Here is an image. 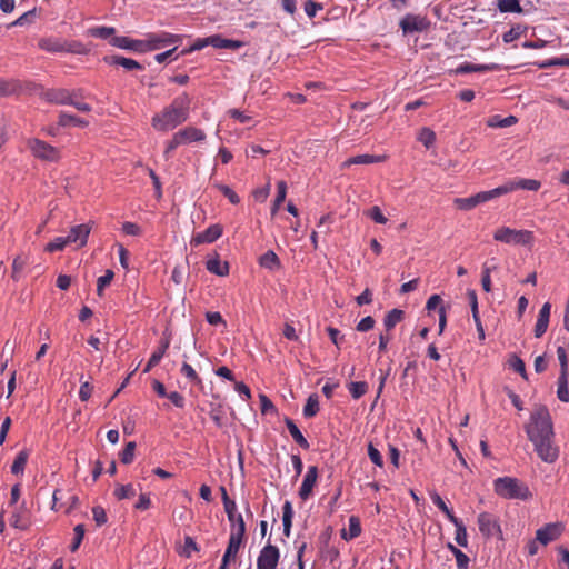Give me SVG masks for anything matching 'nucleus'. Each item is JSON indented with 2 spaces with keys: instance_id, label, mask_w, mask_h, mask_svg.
I'll list each match as a JSON object with an SVG mask.
<instances>
[{
  "instance_id": "obj_1",
  "label": "nucleus",
  "mask_w": 569,
  "mask_h": 569,
  "mask_svg": "<svg viewBox=\"0 0 569 569\" xmlns=\"http://www.w3.org/2000/svg\"><path fill=\"white\" fill-rule=\"evenodd\" d=\"M525 430L538 457L547 463H553L559 457V448L553 442V426L547 407H535Z\"/></svg>"
},
{
  "instance_id": "obj_2",
  "label": "nucleus",
  "mask_w": 569,
  "mask_h": 569,
  "mask_svg": "<svg viewBox=\"0 0 569 569\" xmlns=\"http://www.w3.org/2000/svg\"><path fill=\"white\" fill-rule=\"evenodd\" d=\"M191 101L187 92L176 97L170 104L153 114L152 128L160 132H168L186 122L190 117Z\"/></svg>"
},
{
  "instance_id": "obj_3",
  "label": "nucleus",
  "mask_w": 569,
  "mask_h": 569,
  "mask_svg": "<svg viewBox=\"0 0 569 569\" xmlns=\"http://www.w3.org/2000/svg\"><path fill=\"white\" fill-rule=\"evenodd\" d=\"M495 492L505 499L527 500L531 497L529 488L519 479L500 477L493 481Z\"/></svg>"
},
{
  "instance_id": "obj_4",
  "label": "nucleus",
  "mask_w": 569,
  "mask_h": 569,
  "mask_svg": "<svg viewBox=\"0 0 569 569\" xmlns=\"http://www.w3.org/2000/svg\"><path fill=\"white\" fill-rule=\"evenodd\" d=\"M493 239L506 244L531 246L533 242V233L529 230H517L509 227H500L493 232Z\"/></svg>"
},
{
  "instance_id": "obj_5",
  "label": "nucleus",
  "mask_w": 569,
  "mask_h": 569,
  "mask_svg": "<svg viewBox=\"0 0 569 569\" xmlns=\"http://www.w3.org/2000/svg\"><path fill=\"white\" fill-rule=\"evenodd\" d=\"M38 47L50 53H59V52H71V53H82L83 46L80 42H68L61 38L56 37H47L42 38L38 42Z\"/></svg>"
},
{
  "instance_id": "obj_6",
  "label": "nucleus",
  "mask_w": 569,
  "mask_h": 569,
  "mask_svg": "<svg viewBox=\"0 0 569 569\" xmlns=\"http://www.w3.org/2000/svg\"><path fill=\"white\" fill-rule=\"evenodd\" d=\"M27 146L31 153L40 160L57 162L61 158L59 149L43 140L37 138L29 139Z\"/></svg>"
},
{
  "instance_id": "obj_7",
  "label": "nucleus",
  "mask_w": 569,
  "mask_h": 569,
  "mask_svg": "<svg viewBox=\"0 0 569 569\" xmlns=\"http://www.w3.org/2000/svg\"><path fill=\"white\" fill-rule=\"evenodd\" d=\"M82 96V90H69L64 88L43 89L40 97L51 104L69 106L71 98Z\"/></svg>"
},
{
  "instance_id": "obj_8",
  "label": "nucleus",
  "mask_w": 569,
  "mask_h": 569,
  "mask_svg": "<svg viewBox=\"0 0 569 569\" xmlns=\"http://www.w3.org/2000/svg\"><path fill=\"white\" fill-rule=\"evenodd\" d=\"M144 51L146 50H158L169 44H176L182 41V36L173 34L170 32H150L146 34Z\"/></svg>"
},
{
  "instance_id": "obj_9",
  "label": "nucleus",
  "mask_w": 569,
  "mask_h": 569,
  "mask_svg": "<svg viewBox=\"0 0 569 569\" xmlns=\"http://www.w3.org/2000/svg\"><path fill=\"white\" fill-rule=\"evenodd\" d=\"M541 187V182L536 179H526V178H515L508 180L506 183L497 187L498 197L507 194L509 192L522 189L529 191H538Z\"/></svg>"
},
{
  "instance_id": "obj_10",
  "label": "nucleus",
  "mask_w": 569,
  "mask_h": 569,
  "mask_svg": "<svg viewBox=\"0 0 569 569\" xmlns=\"http://www.w3.org/2000/svg\"><path fill=\"white\" fill-rule=\"evenodd\" d=\"M497 189H492L489 191H481L468 198H456L453 200V204L457 209L462 211H469L476 208L477 206L488 202L495 198H498L496 194Z\"/></svg>"
},
{
  "instance_id": "obj_11",
  "label": "nucleus",
  "mask_w": 569,
  "mask_h": 569,
  "mask_svg": "<svg viewBox=\"0 0 569 569\" xmlns=\"http://www.w3.org/2000/svg\"><path fill=\"white\" fill-rule=\"evenodd\" d=\"M280 560V550L271 543L266 545L257 558V569H277Z\"/></svg>"
},
{
  "instance_id": "obj_12",
  "label": "nucleus",
  "mask_w": 569,
  "mask_h": 569,
  "mask_svg": "<svg viewBox=\"0 0 569 569\" xmlns=\"http://www.w3.org/2000/svg\"><path fill=\"white\" fill-rule=\"evenodd\" d=\"M478 527L481 535L486 538H490L493 536L501 537L502 531L499 523V519L489 513V512H481L478 515Z\"/></svg>"
},
{
  "instance_id": "obj_13",
  "label": "nucleus",
  "mask_w": 569,
  "mask_h": 569,
  "mask_svg": "<svg viewBox=\"0 0 569 569\" xmlns=\"http://www.w3.org/2000/svg\"><path fill=\"white\" fill-rule=\"evenodd\" d=\"M399 26L403 33H412L426 31L430 22L426 17L408 13L401 19Z\"/></svg>"
},
{
  "instance_id": "obj_14",
  "label": "nucleus",
  "mask_w": 569,
  "mask_h": 569,
  "mask_svg": "<svg viewBox=\"0 0 569 569\" xmlns=\"http://www.w3.org/2000/svg\"><path fill=\"white\" fill-rule=\"evenodd\" d=\"M246 535V523L241 515H238L237 518V526H232L229 542L227 550L233 553L234 556L238 555L239 549L243 542Z\"/></svg>"
},
{
  "instance_id": "obj_15",
  "label": "nucleus",
  "mask_w": 569,
  "mask_h": 569,
  "mask_svg": "<svg viewBox=\"0 0 569 569\" xmlns=\"http://www.w3.org/2000/svg\"><path fill=\"white\" fill-rule=\"evenodd\" d=\"M562 532H563L562 523L551 522V523H547L543 527L539 528L536 531V538L542 546H547L548 543L557 540L561 536Z\"/></svg>"
},
{
  "instance_id": "obj_16",
  "label": "nucleus",
  "mask_w": 569,
  "mask_h": 569,
  "mask_svg": "<svg viewBox=\"0 0 569 569\" xmlns=\"http://www.w3.org/2000/svg\"><path fill=\"white\" fill-rule=\"evenodd\" d=\"M317 479H318V467L309 466L307 469V472L303 477L302 483L299 488V497L303 501L308 500L311 497L313 487L317 483Z\"/></svg>"
},
{
  "instance_id": "obj_17",
  "label": "nucleus",
  "mask_w": 569,
  "mask_h": 569,
  "mask_svg": "<svg viewBox=\"0 0 569 569\" xmlns=\"http://www.w3.org/2000/svg\"><path fill=\"white\" fill-rule=\"evenodd\" d=\"M222 234V228L219 224H211L203 232H199L191 238V246H200L202 243H212Z\"/></svg>"
},
{
  "instance_id": "obj_18",
  "label": "nucleus",
  "mask_w": 569,
  "mask_h": 569,
  "mask_svg": "<svg viewBox=\"0 0 569 569\" xmlns=\"http://www.w3.org/2000/svg\"><path fill=\"white\" fill-rule=\"evenodd\" d=\"M177 132L183 144L192 142H202L207 138V134L202 129H199L193 126H187L178 130Z\"/></svg>"
},
{
  "instance_id": "obj_19",
  "label": "nucleus",
  "mask_w": 569,
  "mask_h": 569,
  "mask_svg": "<svg viewBox=\"0 0 569 569\" xmlns=\"http://www.w3.org/2000/svg\"><path fill=\"white\" fill-rule=\"evenodd\" d=\"M467 297L469 299L472 318H473V321H475V325L477 328V332H478V338H479V340L483 341L486 339V333H485V329H483V326H482V322H481V319L479 316L477 293L475 290L470 289L467 291Z\"/></svg>"
},
{
  "instance_id": "obj_20",
  "label": "nucleus",
  "mask_w": 569,
  "mask_h": 569,
  "mask_svg": "<svg viewBox=\"0 0 569 569\" xmlns=\"http://www.w3.org/2000/svg\"><path fill=\"white\" fill-rule=\"evenodd\" d=\"M90 231L91 227L88 223L74 226L66 237V240L70 243L78 242L80 247H83L88 241Z\"/></svg>"
},
{
  "instance_id": "obj_21",
  "label": "nucleus",
  "mask_w": 569,
  "mask_h": 569,
  "mask_svg": "<svg viewBox=\"0 0 569 569\" xmlns=\"http://www.w3.org/2000/svg\"><path fill=\"white\" fill-rule=\"evenodd\" d=\"M10 525L20 530H26L29 528L30 516L29 511L24 508L23 505H21L13 511L10 518Z\"/></svg>"
},
{
  "instance_id": "obj_22",
  "label": "nucleus",
  "mask_w": 569,
  "mask_h": 569,
  "mask_svg": "<svg viewBox=\"0 0 569 569\" xmlns=\"http://www.w3.org/2000/svg\"><path fill=\"white\" fill-rule=\"evenodd\" d=\"M110 43L120 49L144 51L143 40H133L128 37H113L111 38Z\"/></svg>"
},
{
  "instance_id": "obj_23",
  "label": "nucleus",
  "mask_w": 569,
  "mask_h": 569,
  "mask_svg": "<svg viewBox=\"0 0 569 569\" xmlns=\"http://www.w3.org/2000/svg\"><path fill=\"white\" fill-rule=\"evenodd\" d=\"M387 159L386 156H375V154H359L347 159L342 163V168H348L351 164H371L383 162Z\"/></svg>"
},
{
  "instance_id": "obj_24",
  "label": "nucleus",
  "mask_w": 569,
  "mask_h": 569,
  "mask_svg": "<svg viewBox=\"0 0 569 569\" xmlns=\"http://www.w3.org/2000/svg\"><path fill=\"white\" fill-rule=\"evenodd\" d=\"M104 60L109 63V64H113V66H120L122 68H124L126 70H142L143 67L136 60L131 59V58H126V57H122V56H111V57H106Z\"/></svg>"
},
{
  "instance_id": "obj_25",
  "label": "nucleus",
  "mask_w": 569,
  "mask_h": 569,
  "mask_svg": "<svg viewBox=\"0 0 569 569\" xmlns=\"http://www.w3.org/2000/svg\"><path fill=\"white\" fill-rule=\"evenodd\" d=\"M29 264V256L24 253L18 254L12 261L11 278L13 281H19L23 274L26 267Z\"/></svg>"
},
{
  "instance_id": "obj_26",
  "label": "nucleus",
  "mask_w": 569,
  "mask_h": 569,
  "mask_svg": "<svg viewBox=\"0 0 569 569\" xmlns=\"http://www.w3.org/2000/svg\"><path fill=\"white\" fill-rule=\"evenodd\" d=\"M361 535V523L357 516L349 517L348 531L341 530V538L346 541L352 540Z\"/></svg>"
},
{
  "instance_id": "obj_27",
  "label": "nucleus",
  "mask_w": 569,
  "mask_h": 569,
  "mask_svg": "<svg viewBox=\"0 0 569 569\" xmlns=\"http://www.w3.org/2000/svg\"><path fill=\"white\" fill-rule=\"evenodd\" d=\"M58 124L60 127L73 126V127L86 128L89 126V122L82 118L74 116V114H70L68 112L61 111L59 113Z\"/></svg>"
},
{
  "instance_id": "obj_28",
  "label": "nucleus",
  "mask_w": 569,
  "mask_h": 569,
  "mask_svg": "<svg viewBox=\"0 0 569 569\" xmlns=\"http://www.w3.org/2000/svg\"><path fill=\"white\" fill-rule=\"evenodd\" d=\"M206 268L209 272L220 277H224L229 273L228 262H222L218 256L209 259L206 263Z\"/></svg>"
},
{
  "instance_id": "obj_29",
  "label": "nucleus",
  "mask_w": 569,
  "mask_h": 569,
  "mask_svg": "<svg viewBox=\"0 0 569 569\" xmlns=\"http://www.w3.org/2000/svg\"><path fill=\"white\" fill-rule=\"evenodd\" d=\"M284 423L288 428L289 433L293 438V440L303 449H309V442L303 437L302 432L299 430L297 425L293 422L292 419L286 418Z\"/></svg>"
},
{
  "instance_id": "obj_30",
  "label": "nucleus",
  "mask_w": 569,
  "mask_h": 569,
  "mask_svg": "<svg viewBox=\"0 0 569 569\" xmlns=\"http://www.w3.org/2000/svg\"><path fill=\"white\" fill-rule=\"evenodd\" d=\"M405 312L400 309H392L383 318V326L387 332H390L399 322L402 321Z\"/></svg>"
},
{
  "instance_id": "obj_31",
  "label": "nucleus",
  "mask_w": 569,
  "mask_h": 569,
  "mask_svg": "<svg viewBox=\"0 0 569 569\" xmlns=\"http://www.w3.org/2000/svg\"><path fill=\"white\" fill-rule=\"evenodd\" d=\"M450 522L456 527V536L455 540L456 542L461 547L468 546V535L467 529L462 521L458 519L457 517H450Z\"/></svg>"
},
{
  "instance_id": "obj_32",
  "label": "nucleus",
  "mask_w": 569,
  "mask_h": 569,
  "mask_svg": "<svg viewBox=\"0 0 569 569\" xmlns=\"http://www.w3.org/2000/svg\"><path fill=\"white\" fill-rule=\"evenodd\" d=\"M557 397L562 402H569V375H559Z\"/></svg>"
},
{
  "instance_id": "obj_33",
  "label": "nucleus",
  "mask_w": 569,
  "mask_h": 569,
  "mask_svg": "<svg viewBox=\"0 0 569 569\" xmlns=\"http://www.w3.org/2000/svg\"><path fill=\"white\" fill-rule=\"evenodd\" d=\"M518 119L515 116L509 117H500V116H492L488 119L487 124L490 128H508L513 124H516Z\"/></svg>"
},
{
  "instance_id": "obj_34",
  "label": "nucleus",
  "mask_w": 569,
  "mask_h": 569,
  "mask_svg": "<svg viewBox=\"0 0 569 569\" xmlns=\"http://www.w3.org/2000/svg\"><path fill=\"white\" fill-rule=\"evenodd\" d=\"M287 196V183L283 180L278 181L277 183V196L273 200L272 207H271V216H276L280 206L286 200Z\"/></svg>"
},
{
  "instance_id": "obj_35",
  "label": "nucleus",
  "mask_w": 569,
  "mask_h": 569,
  "mask_svg": "<svg viewBox=\"0 0 569 569\" xmlns=\"http://www.w3.org/2000/svg\"><path fill=\"white\" fill-rule=\"evenodd\" d=\"M259 263L262 268L269 270H276L280 268V260L272 250H269L266 253H263L259 259Z\"/></svg>"
},
{
  "instance_id": "obj_36",
  "label": "nucleus",
  "mask_w": 569,
  "mask_h": 569,
  "mask_svg": "<svg viewBox=\"0 0 569 569\" xmlns=\"http://www.w3.org/2000/svg\"><path fill=\"white\" fill-rule=\"evenodd\" d=\"M28 459H29L28 450L23 449V450L19 451L13 460L12 466H11V472L13 475L23 473L26 465L28 462Z\"/></svg>"
},
{
  "instance_id": "obj_37",
  "label": "nucleus",
  "mask_w": 569,
  "mask_h": 569,
  "mask_svg": "<svg viewBox=\"0 0 569 569\" xmlns=\"http://www.w3.org/2000/svg\"><path fill=\"white\" fill-rule=\"evenodd\" d=\"M447 548L452 552V555L456 558L457 568L458 569H468L469 566V557L462 552L460 549H458L456 546H453L451 542L447 543Z\"/></svg>"
},
{
  "instance_id": "obj_38",
  "label": "nucleus",
  "mask_w": 569,
  "mask_h": 569,
  "mask_svg": "<svg viewBox=\"0 0 569 569\" xmlns=\"http://www.w3.org/2000/svg\"><path fill=\"white\" fill-rule=\"evenodd\" d=\"M282 511H283V515H282L283 535L286 537H289L290 531H291V526H292V517H293L292 506L289 501L284 502V505L282 507Z\"/></svg>"
},
{
  "instance_id": "obj_39",
  "label": "nucleus",
  "mask_w": 569,
  "mask_h": 569,
  "mask_svg": "<svg viewBox=\"0 0 569 569\" xmlns=\"http://www.w3.org/2000/svg\"><path fill=\"white\" fill-rule=\"evenodd\" d=\"M319 412V398L316 393L308 397L303 407V416L306 418H313Z\"/></svg>"
},
{
  "instance_id": "obj_40",
  "label": "nucleus",
  "mask_w": 569,
  "mask_h": 569,
  "mask_svg": "<svg viewBox=\"0 0 569 569\" xmlns=\"http://www.w3.org/2000/svg\"><path fill=\"white\" fill-rule=\"evenodd\" d=\"M348 390L353 399H360L368 391V383L366 381H352L348 385Z\"/></svg>"
},
{
  "instance_id": "obj_41",
  "label": "nucleus",
  "mask_w": 569,
  "mask_h": 569,
  "mask_svg": "<svg viewBox=\"0 0 569 569\" xmlns=\"http://www.w3.org/2000/svg\"><path fill=\"white\" fill-rule=\"evenodd\" d=\"M418 140L427 148H431L433 143L436 142V133L430 128H422L419 131Z\"/></svg>"
},
{
  "instance_id": "obj_42",
  "label": "nucleus",
  "mask_w": 569,
  "mask_h": 569,
  "mask_svg": "<svg viewBox=\"0 0 569 569\" xmlns=\"http://www.w3.org/2000/svg\"><path fill=\"white\" fill-rule=\"evenodd\" d=\"M500 12H516L522 11L520 2L518 0H499L497 4Z\"/></svg>"
},
{
  "instance_id": "obj_43",
  "label": "nucleus",
  "mask_w": 569,
  "mask_h": 569,
  "mask_svg": "<svg viewBox=\"0 0 569 569\" xmlns=\"http://www.w3.org/2000/svg\"><path fill=\"white\" fill-rule=\"evenodd\" d=\"M118 500L130 499L136 496V490L131 483L120 485L113 492Z\"/></svg>"
},
{
  "instance_id": "obj_44",
  "label": "nucleus",
  "mask_w": 569,
  "mask_h": 569,
  "mask_svg": "<svg viewBox=\"0 0 569 569\" xmlns=\"http://www.w3.org/2000/svg\"><path fill=\"white\" fill-rule=\"evenodd\" d=\"M182 141L181 139L179 138V134L178 132H174L171 137V139H169L168 141H166V147H164V150H163V156L164 158L168 160L170 159L172 152L180 146H182Z\"/></svg>"
},
{
  "instance_id": "obj_45",
  "label": "nucleus",
  "mask_w": 569,
  "mask_h": 569,
  "mask_svg": "<svg viewBox=\"0 0 569 569\" xmlns=\"http://www.w3.org/2000/svg\"><path fill=\"white\" fill-rule=\"evenodd\" d=\"M430 499L432 502L446 515L448 520L450 521V517H456L451 509L448 508L443 499L436 491L430 492Z\"/></svg>"
},
{
  "instance_id": "obj_46",
  "label": "nucleus",
  "mask_w": 569,
  "mask_h": 569,
  "mask_svg": "<svg viewBox=\"0 0 569 569\" xmlns=\"http://www.w3.org/2000/svg\"><path fill=\"white\" fill-rule=\"evenodd\" d=\"M180 371L189 381L196 385H200L202 382L197 371L188 362L182 363Z\"/></svg>"
},
{
  "instance_id": "obj_47",
  "label": "nucleus",
  "mask_w": 569,
  "mask_h": 569,
  "mask_svg": "<svg viewBox=\"0 0 569 569\" xmlns=\"http://www.w3.org/2000/svg\"><path fill=\"white\" fill-rule=\"evenodd\" d=\"M116 32V29L113 27H94L89 30V33L92 37L100 38V39H108L111 36H113Z\"/></svg>"
},
{
  "instance_id": "obj_48",
  "label": "nucleus",
  "mask_w": 569,
  "mask_h": 569,
  "mask_svg": "<svg viewBox=\"0 0 569 569\" xmlns=\"http://www.w3.org/2000/svg\"><path fill=\"white\" fill-rule=\"evenodd\" d=\"M114 277V273L112 270H107L106 273L101 277L98 278L97 280V293L98 296H102L103 295V290L106 287H108L112 279Z\"/></svg>"
},
{
  "instance_id": "obj_49",
  "label": "nucleus",
  "mask_w": 569,
  "mask_h": 569,
  "mask_svg": "<svg viewBox=\"0 0 569 569\" xmlns=\"http://www.w3.org/2000/svg\"><path fill=\"white\" fill-rule=\"evenodd\" d=\"M73 531H74V538H73L72 543L70 545L71 552H76L79 549V547L83 540L86 529L82 523H79L74 527Z\"/></svg>"
},
{
  "instance_id": "obj_50",
  "label": "nucleus",
  "mask_w": 569,
  "mask_h": 569,
  "mask_svg": "<svg viewBox=\"0 0 569 569\" xmlns=\"http://www.w3.org/2000/svg\"><path fill=\"white\" fill-rule=\"evenodd\" d=\"M134 451H136V442H133V441L128 442L120 455L121 462L124 465L131 463L134 458Z\"/></svg>"
},
{
  "instance_id": "obj_51",
  "label": "nucleus",
  "mask_w": 569,
  "mask_h": 569,
  "mask_svg": "<svg viewBox=\"0 0 569 569\" xmlns=\"http://www.w3.org/2000/svg\"><path fill=\"white\" fill-rule=\"evenodd\" d=\"M170 346V340L168 338L166 339H162L160 341V346L157 350H154L152 352V355L150 356L151 357V362H160L161 359L163 358V356L166 355L168 348Z\"/></svg>"
},
{
  "instance_id": "obj_52",
  "label": "nucleus",
  "mask_w": 569,
  "mask_h": 569,
  "mask_svg": "<svg viewBox=\"0 0 569 569\" xmlns=\"http://www.w3.org/2000/svg\"><path fill=\"white\" fill-rule=\"evenodd\" d=\"M70 242L66 240V237H57L46 246L47 252L62 251Z\"/></svg>"
},
{
  "instance_id": "obj_53",
  "label": "nucleus",
  "mask_w": 569,
  "mask_h": 569,
  "mask_svg": "<svg viewBox=\"0 0 569 569\" xmlns=\"http://www.w3.org/2000/svg\"><path fill=\"white\" fill-rule=\"evenodd\" d=\"M306 14L312 19L317 16V13L323 10V4L320 2H316L313 0H307L303 4Z\"/></svg>"
},
{
  "instance_id": "obj_54",
  "label": "nucleus",
  "mask_w": 569,
  "mask_h": 569,
  "mask_svg": "<svg viewBox=\"0 0 569 569\" xmlns=\"http://www.w3.org/2000/svg\"><path fill=\"white\" fill-rule=\"evenodd\" d=\"M557 357L560 363V373L559 375H569L568 368V356L567 351L563 347L559 346L557 348Z\"/></svg>"
},
{
  "instance_id": "obj_55",
  "label": "nucleus",
  "mask_w": 569,
  "mask_h": 569,
  "mask_svg": "<svg viewBox=\"0 0 569 569\" xmlns=\"http://www.w3.org/2000/svg\"><path fill=\"white\" fill-rule=\"evenodd\" d=\"M509 366L516 372L520 373L522 378L527 379L526 366L522 359L517 356H512L509 360Z\"/></svg>"
},
{
  "instance_id": "obj_56",
  "label": "nucleus",
  "mask_w": 569,
  "mask_h": 569,
  "mask_svg": "<svg viewBox=\"0 0 569 569\" xmlns=\"http://www.w3.org/2000/svg\"><path fill=\"white\" fill-rule=\"evenodd\" d=\"M216 187L222 192L224 197L229 199L232 204H238L240 202V198L230 187L221 183H217Z\"/></svg>"
},
{
  "instance_id": "obj_57",
  "label": "nucleus",
  "mask_w": 569,
  "mask_h": 569,
  "mask_svg": "<svg viewBox=\"0 0 569 569\" xmlns=\"http://www.w3.org/2000/svg\"><path fill=\"white\" fill-rule=\"evenodd\" d=\"M92 516L98 527L103 526L108 520L106 510L101 506H94L92 508Z\"/></svg>"
},
{
  "instance_id": "obj_58",
  "label": "nucleus",
  "mask_w": 569,
  "mask_h": 569,
  "mask_svg": "<svg viewBox=\"0 0 569 569\" xmlns=\"http://www.w3.org/2000/svg\"><path fill=\"white\" fill-rule=\"evenodd\" d=\"M523 29L521 26L512 27L510 30L503 33L502 39L506 43H510L521 37Z\"/></svg>"
},
{
  "instance_id": "obj_59",
  "label": "nucleus",
  "mask_w": 569,
  "mask_h": 569,
  "mask_svg": "<svg viewBox=\"0 0 569 569\" xmlns=\"http://www.w3.org/2000/svg\"><path fill=\"white\" fill-rule=\"evenodd\" d=\"M259 400H260V409L263 415L274 413L277 411L274 405L266 395H263V393L259 395Z\"/></svg>"
},
{
  "instance_id": "obj_60",
  "label": "nucleus",
  "mask_w": 569,
  "mask_h": 569,
  "mask_svg": "<svg viewBox=\"0 0 569 569\" xmlns=\"http://www.w3.org/2000/svg\"><path fill=\"white\" fill-rule=\"evenodd\" d=\"M548 325H549L548 318L538 316L536 325H535V337L541 338L546 333V331L548 329Z\"/></svg>"
},
{
  "instance_id": "obj_61",
  "label": "nucleus",
  "mask_w": 569,
  "mask_h": 569,
  "mask_svg": "<svg viewBox=\"0 0 569 569\" xmlns=\"http://www.w3.org/2000/svg\"><path fill=\"white\" fill-rule=\"evenodd\" d=\"M368 456H369L370 460L372 461V463H375L376 466H378V467L383 466L382 456H381L380 451L372 443H369V446H368Z\"/></svg>"
},
{
  "instance_id": "obj_62",
  "label": "nucleus",
  "mask_w": 569,
  "mask_h": 569,
  "mask_svg": "<svg viewBox=\"0 0 569 569\" xmlns=\"http://www.w3.org/2000/svg\"><path fill=\"white\" fill-rule=\"evenodd\" d=\"M367 214L376 223L385 224L388 221V219L383 216L381 209L378 206L372 207Z\"/></svg>"
},
{
  "instance_id": "obj_63",
  "label": "nucleus",
  "mask_w": 569,
  "mask_h": 569,
  "mask_svg": "<svg viewBox=\"0 0 569 569\" xmlns=\"http://www.w3.org/2000/svg\"><path fill=\"white\" fill-rule=\"evenodd\" d=\"M375 323H376L375 319L371 316H367V317L362 318L357 323L356 329L359 332H367V331L371 330L375 327Z\"/></svg>"
},
{
  "instance_id": "obj_64",
  "label": "nucleus",
  "mask_w": 569,
  "mask_h": 569,
  "mask_svg": "<svg viewBox=\"0 0 569 569\" xmlns=\"http://www.w3.org/2000/svg\"><path fill=\"white\" fill-rule=\"evenodd\" d=\"M558 552L560 555V569H569V550L566 547H558Z\"/></svg>"
}]
</instances>
